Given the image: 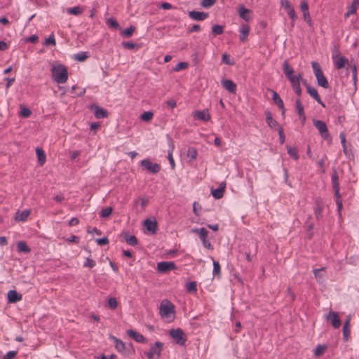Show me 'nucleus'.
Listing matches in <instances>:
<instances>
[{
	"mask_svg": "<svg viewBox=\"0 0 359 359\" xmlns=\"http://www.w3.org/2000/svg\"><path fill=\"white\" fill-rule=\"evenodd\" d=\"M283 69L286 78L291 83L292 88L298 97L302 95V88L300 86V81L302 79V74L293 75L294 69L290 65L287 60H285L283 64Z\"/></svg>",
	"mask_w": 359,
	"mask_h": 359,
	"instance_id": "nucleus-1",
	"label": "nucleus"
},
{
	"mask_svg": "<svg viewBox=\"0 0 359 359\" xmlns=\"http://www.w3.org/2000/svg\"><path fill=\"white\" fill-rule=\"evenodd\" d=\"M52 76L57 83H65L68 79V71L67 67L59 63L52 65Z\"/></svg>",
	"mask_w": 359,
	"mask_h": 359,
	"instance_id": "nucleus-2",
	"label": "nucleus"
},
{
	"mask_svg": "<svg viewBox=\"0 0 359 359\" xmlns=\"http://www.w3.org/2000/svg\"><path fill=\"white\" fill-rule=\"evenodd\" d=\"M311 65L313 69V73L316 77L318 84L325 88H329V83L327 79L324 76L320 65L317 62H312Z\"/></svg>",
	"mask_w": 359,
	"mask_h": 359,
	"instance_id": "nucleus-3",
	"label": "nucleus"
},
{
	"mask_svg": "<svg viewBox=\"0 0 359 359\" xmlns=\"http://www.w3.org/2000/svg\"><path fill=\"white\" fill-rule=\"evenodd\" d=\"M163 347V343L156 341L153 346H151L149 351L145 352L144 354L149 359H158L161 355Z\"/></svg>",
	"mask_w": 359,
	"mask_h": 359,
	"instance_id": "nucleus-4",
	"label": "nucleus"
},
{
	"mask_svg": "<svg viewBox=\"0 0 359 359\" xmlns=\"http://www.w3.org/2000/svg\"><path fill=\"white\" fill-rule=\"evenodd\" d=\"M170 336L173 339L176 344L180 346L184 345L187 339L186 334L180 328L170 330Z\"/></svg>",
	"mask_w": 359,
	"mask_h": 359,
	"instance_id": "nucleus-5",
	"label": "nucleus"
},
{
	"mask_svg": "<svg viewBox=\"0 0 359 359\" xmlns=\"http://www.w3.org/2000/svg\"><path fill=\"white\" fill-rule=\"evenodd\" d=\"M159 313L162 317H169L175 313V306L168 300H164L161 304Z\"/></svg>",
	"mask_w": 359,
	"mask_h": 359,
	"instance_id": "nucleus-6",
	"label": "nucleus"
},
{
	"mask_svg": "<svg viewBox=\"0 0 359 359\" xmlns=\"http://www.w3.org/2000/svg\"><path fill=\"white\" fill-rule=\"evenodd\" d=\"M281 6L285 9V11L287 13L288 15L292 20L291 25L293 27L294 21L297 20V16L294 11V9L289 0H280Z\"/></svg>",
	"mask_w": 359,
	"mask_h": 359,
	"instance_id": "nucleus-7",
	"label": "nucleus"
},
{
	"mask_svg": "<svg viewBox=\"0 0 359 359\" xmlns=\"http://www.w3.org/2000/svg\"><path fill=\"white\" fill-rule=\"evenodd\" d=\"M141 165L152 174H156L161 170V165L158 163L151 162L149 159L142 160Z\"/></svg>",
	"mask_w": 359,
	"mask_h": 359,
	"instance_id": "nucleus-8",
	"label": "nucleus"
},
{
	"mask_svg": "<svg viewBox=\"0 0 359 359\" xmlns=\"http://www.w3.org/2000/svg\"><path fill=\"white\" fill-rule=\"evenodd\" d=\"M313 125L318 129L323 139L327 140L330 137L327 127L324 121L320 120H313Z\"/></svg>",
	"mask_w": 359,
	"mask_h": 359,
	"instance_id": "nucleus-9",
	"label": "nucleus"
},
{
	"mask_svg": "<svg viewBox=\"0 0 359 359\" xmlns=\"http://www.w3.org/2000/svg\"><path fill=\"white\" fill-rule=\"evenodd\" d=\"M325 204L323 200L317 198L315 201L314 214L316 219L320 220L323 218V211L324 210Z\"/></svg>",
	"mask_w": 359,
	"mask_h": 359,
	"instance_id": "nucleus-10",
	"label": "nucleus"
},
{
	"mask_svg": "<svg viewBox=\"0 0 359 359\" xmlns=\"http://www.w3.org/2000/svg\"><path fill=\"white\" fill-rule=\"evenodd\" d=\"M175 268V264L172 262H161L157 264V270L159 273H167Z\"/></svg>",
	"mask_w": 359,
	"mask_h": 359,
	"instance_id": "nucleus-11",
	"label": "nucleus"
},
{
	"mask_svg": "<svg viewBox=\"0 0 359 359\" xmlns=\"http://www.w3.org/2000/svg\"><path fill=\"white\" fill-rule=\"evenodd\" d=\"M327 320L330 322L335 329L341 326V320L336 312L330 311L327 316Z\"/></svg>",
	"mask_w": 359,
	"mask_h": 359,
	"instance_id": "nucleus-12",
	"label": "nucleus"
},
{
	"mask_svg": "<svg viewBox=\"0 0 359 359\" xmlns=\"http://www.w3.org/2000/svg\"><path fill=\"white\" fill-rule=\"evenodd\" d=\"M90 110L93 111L95 116L97 118H105L108 116V112L103 108L96 105L95 104H92L90 107Z\"/></svg>",
	"mask_w": 359,
	"mask_h": 359,
	"instance_id": "nucleus-13",
	"label": "nucleus"
},
{
	"mask_svg": "<svg viewBox=\"0 0 359 359\" xmlns=\"http://www.w3.org/2000/svg\"><path fill=\"white\" fill-rule=\"evenodd\" d=\"M109 338L114 341L115 348L118 352L121 353H124L126 352L127 347L123 341L113 335H110Z\"/></svg>",
	"mask_w": 359,
	"mask_h": 359,
	"instance_id": "nucleus-14",
	"label": "nucleus"
},
{
	"mask_svg": "<svg viewBox=\"0 0 359 359\" xmlns=\"http://www.w3.org/2000/svg\"><path fill=\"white\" fill-rule=\"evenodd\" d=\"M189 16L192 20L202 21L208 17V13L203 11H191L189 12Z\"/></svg>",
	"mask_w": 359,
	"mask_h": 359,
	"instance_id": "nucleus-15",
	"label": "nucleus"
},
{
	"mask_svg": "<svg viewBox=\"0 0 359 359\" xmlns=\"http://www.w3.org/2000/svg\"><path fill=\"white\" fill-rule=\"evenodd\" d=\"M127 334L131 337L132 339H133L135 341L138 342V343H146L147 342V339H145V337L140 333L136 332V331H134L133 330H127Z\"/></svg>",
	"mask_w": 359,
	"mask_h": 359,
	"instance_id": "nucleus-16",
	"label": "nucleus"
},
{
	"mask_svg": "<svg viewBox=\"0 0 359 359\" xmlns=\"http://www.w3.org/2000/svg\"><path fill=\"white\" fill-rule=\"evenodd\" d=\"M226 182H223L220 183L219 187L216 189H212L211 191L212 195L216 199L222 198L224 196V193L226 189Z\"/></svg>",
	"mask_w": 359,
	"mask_h": 359,
	"instance_id": "nucleus-17",
	"label": "nucleus"
},
{
	"mask_svg": "<svg viewBox=\"0 0 359 359\" xmlns=\"http://www.w3.org/2000/svg\"><path fill=\"white\" fill-rule=\"evenodd\" d=\"M296 111L302 123L304 124L306 121V116L304 114V108L301 102L299 97L296 100Z\"/></svg>",
	"mask_w": 359,
	"mask_h": 359,
	"instance_id": "nucleus-18",
	"label": "nucleus"
},
{
	"mask_svg": "<svg viewBox=\"0 0 359 359\" xmlns=\"http://www.w3.org/2000/svg\"><path fill=\"white\" fill-rule=\"evenodd\" d=\"M144 226L151 233L154 234L156 232L158 225L156 220L147 219L144 222Z\"/></svg>",
	"mask_w": 359,
	"mask_h": 359,
	"instance_id": "nucleus-19",
	"label": "nucleus"
},
{
	"mask_svg": "<svg viewBox=\"0 0 359 359\" xmlns=\"http://www.w3.org/2000/svg\"><path fill=\"white\" fill-rule=\"evenodd\" d=\"M238 12L240 18L246 22L250 21L251 18L250 13H252L250 9H248L244 6L241 5L239 6Z\"/></svg>",
	"mask_w": 359,
	"mask_h": 359,
	"instance_id": "nucleus-20",
	"label": "nucleus"
},
{
	"mask_svg": "<svg viewBox=\"0 0 359 359\" xmlns=\"http://www.w3.org/2000/svg\"><path fill=\"white\" fill-rule=\"evenodd\" d=\"M307 93L319 104H320L322 106L325 107L323 102L321 100V98L320 95H318V93L317 90L311 86H308L306 88Z\"/></svg>",
	"mask_w": 359,
	"mask_h": 359,
	"instance_id": "nucleus-21",
	"label": "nucleus"
},
{
	"mask_svg": "<svg viewBox=\"0 0 359 359\" xmlns=\"http://www.w3.org/2000/svg\"><path fill=\"white\" fill-rule=\"evenodd\" d=\"M272 93V99L274 102L278 105V107L282 110V114L284 115L285 112V109L284 107L283 101L279 96V95L274 90H271Z\"/></svg>",
	"mask_w": 359,
	"mask_h": 359,
	"instance_id": "nucleus-22",
	"label": "nucleus"
},
{
	"mask_svg": "<svg viewBox=\"0 0 359 359\" xmlns=\"http://www.w3.org/2000/svg\"><path fill=\"white\" fill-rule=\"evenodd\" d=\"M223 87L231 93H236V85L230 79H223L222 81Z\"/></svg>",
	"mask_w": 359,
	"mask_h": 359,
	"instance_id": "nucleus-23",
	"label": "nucleus"
},
{
	"mask_svg": "<svg viewBox=\"0 0 359 359\" xmlns=\"http://www.w3.org/2000/svg\"><path fill=\"white\" fill-rule=\"evenodd\" d=\"M193 116L203 121H208L210 119V116L208 110L196 111L193 113Z\"/></svg>",
	"mask_w": 359,
	"mask_h": 359,
	"instance_id": "nucleus-24",
	"label": "nucleus"
},
{
	"mask_svg": "<svg viewBox=\"0 0 359 359\" xmlns=\"http://www.w3.org/2000/svg\"><path fill=\"white\" fill-rule=\"evenodd\" d=\"M240 39L242 42H245L248 40V36L250 33V27L248 25H243L239 29Z\"/></svg>",
	"mask_w": 359,
	"mask_h": 359,
	"instance_id": "nucleus-25",
	"label": "nucleus"
},
{
	"mask_svg": "<svg viewBox=\"0 0 359 359\" xmlns=\"http://www.w3.org/2000/svg\"><path fill=\"white\" fill-rule=\"evenodd\" d=\"M123 236L128 244L132 246H135L137 245L138 241L135 236L130 235L128 232H123Z\"/></svg>",
	"mask_w": 359,
	"mask_h": 359,
	"instance_id": "nucleus-26",
	"label": "nucleus"
},
{
	"mask_svg": "<svg viewBox=\"0 0 359 359\" xmlns=\"http://www.w3.org/2000/svg\"><path fill=\"white\" fill-rule=\"evenodd\" d=\"M22 299V295L15 290H10L8 292V299L9 302L15 303Z\"/></svg>",
	"mask_w": 359,
	"mask_h": 359,
	"instance_id": "nucleus-27",
	"label": "nucleus"
},
{
	"mask_svg": "<svg viewBox=\"0 0 359 359\" xmlns=\"http://www.w3.org/2000/svg\"><path fill=\"white\" fill-rule=\"evenodd\" d=\"M358 7H359V0H353L352 2V4L348 7V11L344 15L345 18H347L351 14L355 13Z\"/></svg>",
	"mask_w": 359,
	"mask_h": 359,
	"instance_id": "nucleus-28",
	"label": "nucleus"
},
{
	"mask_svg": "<svg viewBox=\"0 0 359 359\" xmlns=\"http://www.w3.org/2000/svg\"><path fill=\"white\" fill-rule=\"evenodd\" d=\"M266 121L268 126L271 128L275 129L276 127L278 126V123L275 119L273 118L272 114H271L270 111H266Z\"/></svg>",
	"mask_w": 359,
	"mask_h": 359,
	"instance_id": "nucleus-29",
	"label": "nucleus"
},
{
	"mask_svg": "<svg viewBox=\"0 0 359 359\" xmlns=\"http://www.w3.org/2000/svg\"><path fill=\"white\" fill-rule=\"evenodd\" d=\"M36 156L38 157L39 163L41 165H43L46 161V154L43 149L41 148H36Z\"/></svg>",
	"mask_w": 359,
	"mask_h": 359,
	"instance_id": "nucleus-30",
	"label": "nucleus"
},
{
	"mask_svg": "<svg viewBox=\"0 0 359 359\" xmlns=\"http://www.w3.org/2000/svg\"><path fill=\"white\" fill-rule=\"evenodd\" d=\"M351 325H348V322H344L343 325V339L344 341H348L349 339L351 330Z\"/></svg>",
	"mask_w": 359,
	"mask_h": 359,
	"instance_id": "nucleus-31",
	"label": "nucleus"
},
{
	"mask_svg": "<svg viewBox=\"0 0 359 359\" xmlns=\"http://www.w3.org/2000/svg\"><path fill=\"white\" fill-rule=\"evenodd\" d=\"M30 215L29 210H25L22 212H17L15 215V219L18 221H25L29 215Z\"/></svg>",
	"mask_w": 359,
	"mask_h": 359,
	"instance_id": "nucleus-32",
	"label": "nucleus"
},
{
	"mask_svg": "<svg viewBox=\"0 0 359 359\" xmlns=\"http://www.w3.org/2000/svg\"><path fill=\"white\" fill-rule=\"evenodd\" d=\"M348 65V60L345 57H339L335 62V67L337 69H341Z\"/></svg>",
	"mask_w": 359,
	"mask_h": 359,
	"instance_id": "nucleus-33",
	"label": "nucleus"
},
{
	"mask_svg": "<svg viewBox=\"0 0 359 359\" xmlns=\"http://www.w3.org/2000/svg\"><path fill=\"white\" fill-rule=\"evenodd\" d=\"M18 251L20 252H29L30 248L25 241H20L17 244Z\"/></svg>",
	"mask_w": 359,
	"mask_h": 359,
	"instance_id": "nucleus-34",
	"label": "nucleus"
},
{
	"mask_svg": "<svg viewBox=\"0 0 359 359\" xmlns=\"http://www.w3.org/2000/svg\"><path fill=\"white\" fill-rule=\"evenodd\" d=\"M325 270V267H322L320 269H315L313 270L315 277L319 283H320L321 280H324L325 276L322 273V272L324 271Z\"/></svg>",
	"mask_w": 359,
	"mask_h": 359,
	"instance_id": "nucleus-35",
	"label": "nucleus"
},
{
	"mask_svg": "<svg viewBox=\"0 0 359 359\" xmlns=\"http://www.w3.org/2000/svg\"><path fill=\"white\" fill-rule=\"evenodd\" d=\"M89 57V54L88 52H80L77 54H75L74 58L79 62L85 61Z\"/></svg>",
	"mask_w": 359,
	"mask_h": 359,
	"instance_id": "nucleus-36",
	"label": "nucleus"
},
{
	"mask_svg": "<svg viewBox=\"0 0 359 359\" xmlns=\"http://www.w3.org/2000/svg\"><path fill=\"white\" fill-rule=\"evenodd\" d=\"M224 32V27L219 25H215L212 27V34L214 36L220 35Z\"/></svg>",
	"mask_w": 359,
	"mask_h": 359,
	"instance_id": "nucleus-37",
	"label": "nucleus"
},
{
	"mask_svg": "<svg viewBox=\"0 0 359 359\" xmlns=\"http://www.w3.org/2000/svg\"><path fill=\"white\" fill-rule=\"evenodd\" d=\"M135 30V27L134 26H130V27L123 30L121 32V34L124 37L129 38L133 35Z\"/></svg>",
	"mask_w": 359,
	"mask_h": 359,
	"instance_id": "nucleus-38",
	"label": "nucleus"
},
{
	"mask_svg": "<svg viewBox=\"0 0 359 359\" xmlns=\"http://www.w3.org/2000/svg\"><path fill=\"white\" fill-rule=\"evenodd\" d=\"M198 155L197 150L194 147H189L187 150V157L191 160L196 158Z\"/></svg>",
	"mask_w": 359,
	"mask_h": 359,
	"instance_id": "nucleus-39",
	"label": "nucleus"
},
{
	"mask_svg": "<svg viewBox=\"0 0 359 359\" xmlns=\"http://www.w3.org/2000/svg\"><path fill=\"white\" fill-rule=\"evenodd\" d=\"M112 210H113V209L111 207H107L106 208L102 209L100 212L99 215L101 217L106 218L111 214Z\"/></svg>",
	"mask_w": 359,
	"mask_h": 359,
	"instance_id": "nucleus-40",
	"label": "nucleus"
},
{
	"mask_svg": "<svg viewBox=\"0 0 359 359\" xmlns=\"http://www.w3.org/2000/svg\"><path fill=\"white\" fill-rule=\"evenodd\" d=\"M83 11V9L80 6H75L67 9L69 14L78 15H80Z\"/></svg>",
	"mask_w": 359,
	"mask_h": 359,
	"instance_id": "nucleus-41",
	"label": "nucleus"
},
{
	"mask_svg": "<svg viewBox=\"0 0 359 359\" xmlns=\"http://www.w3.org/2000/svg\"><path fill=\"white\" fill-rule=\"evenodd\" d=\"M154 114L151 111H144L143 114H141L140 118L142 121H149L153 118Z\"/></svg>",
	"mask_w": 359,
	"mask_h": 359,
	"instance_id": "nucleus-42",
	"label": "nucleus"
},
{
	"mask_svg": "<svg viewBox=\"0 0 359 359\" xmlns=\"http://www.w3.org/2000/svg\"><path fill=\"white\" fill-rule=\"evenodd\" d=\"M287 147V153L288 154L292 157L293 158L294 160H298L299 159V155L297 154V151L295 148H292V147Z\"/></svg>",
	"mask_w": 359,
	"mask_h": 359,
	"instance_id": "nucleus-43",
	"label": "nucleus"
},
{
	"mask_svg": "<svg viewBox=\"0 0 359 359\" xmlns=\"http://www.w3.org/2000/svg\"><path fill=\"white\" fill-rule=\"evenodd\" d=\"M332 184L333 188L339 187V176L336 171L332 175Z\"/></svg>",
	"mask_w": 359,
	"mask_h": 359,
	"instance_id": "nucleus-44",
	"label": "nucleus"
},
{
	"mask_svg": "<svg viewBox=\"0 0 359 359\" xmlns=\"http://www.w3.org/2000/svg\"><path fill=\"white\" fill-rule=\"evenodd\" d=\"M327 346L325 345H318L314 352L316 357L321 355L326 350Z\"/></svg>",
	"mask_w": 359,
	"mask_h": 359,
	"instance_id": "nucleus-45",
	"label": "nucleus"
},
{
	"mask_svg": "<svg viewBox=\"0 0 359 359\" xmlns=\"http://www.w3.org/2000/svg\"><path fill=\"white\" fill-rule=\"evenodd\" d=\"M212 261H213V271H212V273L214 276H219L220 275V265H219V263L217 261H215L212 258Z\"/></svg>",
	"mask_w": 359,
	"mask_h": 359,
	"instance_id": "nucleus-46",
	"label": "nucleus"
},
{
	"mask_svg": "<svg viewBox=\"0 0 359 359\" xmlns=\"http://www.w3.org/2000/svg\"><path fill=\"white\" fill-rule=\"evenodd\" d=\"M187 290L189 292H194L197 290V285L196 282H189L186 285Z\"/></svg>",
	"mask_w": 359,
	"mask_h": 359,
	"instance_id": "nucleus-47",
	"label": "nucleus"
},
{
	"mask_svg": "<svg viewBox=\"0 0 359 359\" xmlns=\"http://www.w3.org/2000/svg\"><path fill=\"white\" fill-rule=\"evenodd\" d=\"M189 64L185 62H181L176 65V66L174 67L173 70L175 72H179L182 69H185L188 67Z\"/></svg>",
	"mask_w": 359,
	"mask_h": 359,
	"instance_id": "nucleus-48",
	"label": "nucleus"
},
{
	"mask_svg": "<svg viewBox=\"0 0 359 359\" xmlns=\"http://www.w3.org/2000/svg\"><path fill=\"white\" fill-rule=\"evenodd\" d=\"M217 0H201V6L203 8H209L213 6Z\"/></svg>",
	"mask_w": 359,
	"mask_h": 359,
	"instance_id": "nucleus-49",
	"label": "nucleus"
},
{
	"mask_svg": "<svg viewBox=\"0 0 359 359\" xmlns=\"http://www.w3.org/2000/svg\"><path fill=\"white\" fill-rule=\"evenodd\" d=\"M31 114L32 111L29 109L25 107H21V111L20 114L21 116L27 118L31 115Z\"/></svg>",
	"mask_w": 359,
	"mask_h": 359,
	"instance_id": "nucleus-50",
	"label": "nucleus"
},
{
	"mask_svg": "<svg viewBox=\"0 0 359 359\" xmlns=\"http://www.w3.org/2000/svg\"><path fill=\"white\" fill-rule=\"evenodd\" d=\"M107 24L113 27V28H115V29H117L119 27V24L118 22L113 18H111L107 20Z\"/></svg>",
	"mask_w": 359,
	"mask_h": 359,
	"instance_id": "nucleus-51",
	"label": "nucleus"
},
{
	"mask_svg": "<svg viewBox=\"0 0 359 359\" xmlns=\"http://www.w3.org/2000/svg\"><path fill=\"white\" fill-rule=\"evenodd\" d=\"M108 305L110 309H115L118 306V302L114 297H110L108 301Z\"/></svg>",
	"mask_w": 359,
	"mask_h": 359,
	"instance_id": "nucleus-52",
	"label": "nucleus"
},
{
	"mask_svg": "<svg viewBox=\"0 0 359 359\" xmlns=\"http://www.w3.org/2000/svg\"><path fill=\"white\" fill-rule=\"evenodd\" d=\"M172 147L168 151V161L170 162V164L171 165V168L172 169H174L175 168V161L173 159V157H172Z\"/></svg>",
	"mask_w": 359,
	"mask_h": 359,
	"instance_id": "nucleus-53",
	"label": "nucleus"
},
{
	"mask_svg": "<svg viewBox=\"0 0 359 359\" xmlns=\"http://www.w3.org/2000/svg\"><path fill=\"white\" fill-rule=\"evenodd\" d=\"M56 44L55 39L53 34H51L48 39H46L44 41V45H53Z\"/></svg>",
	"mask_w": 359,
	"mask_h": 359,
	"instance_id": "nucleus-54",
	"label": "nucleus"
},
{
	"mask_svg": "<svg viewBox=\"0 0 359 359\" xmlns=\"http://www.w3.org/2000/svg\"><path fill=\"white\" fill-rule=\"evenodd\" d=\"M222 62H224L226 65H233V62H232L230 59V56L226 53H224L222 55Z\"/></svg>",
	"mask_w": 359,
	"mask_h": 359,
	"instance_id": "nucleus-55",
	"label": "nucleus"
},
{
	"mask_svg": "<svg viewBox=\"0 0 359 359\" xmlns=\"http://www.w3.org/2000/svg\"><path fill=\"white\" fill-rule=\"evenodd\" d=\"M350 67L352 70V76L354 83L355 84L357 82V67L355 65H350Z\"/></svg>",
	"mask_w": 359,
	"mask_h": 359,
	"instance_id": "nucleus-56",
	"label": "nucleus"
},
{
	"mask_svg": "<svg viewBox=\"0 0 359 359\" xmlns=\"http://www.w3.org/2000/svg\"><path fill=\"white\" fill-rule=\"evenodd\" d=\"M39 40V37L36 34L32 35L25 39L26 43H36Z\"/></svg>",
	"mask_w": 359,
	"mask_h": 359,
	"instance_id": "nucleus-57",
	"label": "nucleus"
},
{
	"mask_svg": "<svg viewBox=\"0 0 359 359\" xmlns=\"http://www.w3.org/2000/svg\"><path fill=\"white\" fill-rule=\"evenodd\" d=\"M208 231L205 228H201L198 230V236L200 239L205 238L208 237Z\"/></svg>",
	"mask_w": 359,
	"mask_h": 359,
	"instance_id": "nucleus-58",
	"label": "nucleus"
},
{
	"mask_svg": "<svg viewBox=\"0 0 359 359\" xmlns=\"http://www.w3.org/2000/svg\"><path fill=\"white\" fill-rule=\"evenodd\" d=\"M278 135L280 137V142L281 144H283L285 142V137L284 135L283 128L281 126H280L278 128Z\"/></svg>",
	"mask_w": 359,
	"mask_h": 359,
	"instance_id": "nucleus-59",
	"label": "nucleus"
},
{
	"mask_svg": "<svg viewBox=\"0 0 359 359\" xmlns=\"http://www.w3.org/2000/svg\"><path fill=\"white\" fill-rule=\"evenodd\" d=\"M96 243L99 245H104L109 243V239L107 237L101 238H97Z\"/></svg>",
	"mask_w": 359,
	"mask_h": 359,
	"instance_id": "nucleus-60",
	"label": "nucleus"
},
{
	"mask_svg": "<svg viewBox=\"0 0 359 359\" xmlns=\"http://www.w3.org/2000/svg\"><path fill=\"white\" fill-rule=\"evenodd\" d=\"M17 355V351H8L4 357V359H13Z\"/></svg>",
	"mask_w": 359,
	"mask_h": 359,
	"instance_id": "nucleus-61",
	"label": "nucleus"
},
{
	"mask_svg": "<svg viewBox=\"0 0 359 359\" xmlns=\"http://www.w3.org/2000/svg\"><path fill=\"white\" fill-rule=\"evenodd\" d=\"M83 266L86 267L93 268L95 266V262L93 259L88 258Z\"/></svg>",
	"mask_w": 359,
	"mask_h": 359,
	"instance_id": "nucleus-62",
	"label": "nucleus"
},
{
	"mask_svg": "<svg viewBox=\"0 0 359 359\" xmlns=\"http://www.w3.org/2000/svg\"><path fill=\"white\" fill-rule=\"evenodd\" d=\"M300 8L303 13L309 11V5L305 1H302L300 4Z\"/></svg>",
	"mask_w": 359,
	"mask_h": 359,
	"instance_id": "nucleus-63",
	"label": "nucleus"
},
{
	"mask_svg": "<svg viewBox=\"0 0 359 359\" xmlns=\"http://www.w3.org/2000/svg\"><path fill=\"white\" fill-rule=\"evenodd\" d=\"M201 240L203 245L205 248H208V249L212 248L210 242L207 239V238H202Z\"/></svg>",
	"mask_w": 359,
	"mask_h": 359,
	"instance_id": "nucleus-64",
	"label": "nucleus"
}]
</instances>
